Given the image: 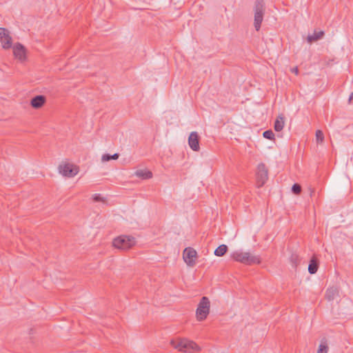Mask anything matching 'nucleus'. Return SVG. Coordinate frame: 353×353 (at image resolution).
I'll use <instances>...</instances> for the list:
<instances>
[{
	"mask_svg": "<svg viewBox=\"0 0 353 353\" xmlns=\"http://www.w3.org/2000/svg\"><path fill=\"white\" fill-rule=\"evenodd\" d=\"M353 99V92H352L349 97V99H348V102L349 103H351L352 100Z\"/></svg>",
	"mask_w": 353,
	"mask_h": 353,
	"instance_id": "29",
	"label": "nucleus"
},
{
	"mask_svg": "<svg viewBox=\"0 0 353 353\" xmlns=\"http://www.w3.org/2000/svg\"><path fill=\"white\" fill-rule=\"evenodd\" d=\"M199 140L200 137L196 132H192L190 134L188 137V144L193 151L198 152L199 150Z\"/></svg>",
	"mask_w": 353,
	"mask_h": 353,
	"instance_id": "11",
	"label": "nucleus"
},
{
	"mask_svg": "<svg viewBox=\"0 0 353 353\" xmlns=\"http://www.w3.org/2000/svg\"><path fill=\"white\" fill-rule=\"evenodd\" d=\"M319 268V260L313 256L310 261V263L308 265V272L310 274H315Z\"/></svg>",
	"mask_w": 353,
	"mask_h": 353,
	"instance_id": "15",
	"label": "nucleus"
},
{
	"mask_svg": "<svg viewBox=\"0 0 353 353\" xmlns=\"http://www.w3.org/2000/svg\"><path fill=\"white\" fill-rule=\"evenodd\" d=\"M316 141L318 144H321L324 141V134L321 130H318L316 132Z\"/></svg>",
	"mask_w": 353,
	"mask_h": 353,
	"instance_id": "22",
	"label": "nucleus"
},
{
	"mask_svg": "<svg viewBox=\"0 0 353 353\" xmlns=\"http://www.w3.org/2000/svg\"><path fill=\"white\" fill-rule=\"evenodd\" d=\"M119 157V154L118 153L112 154V160H117V159H118Z\"/></svg>",
	"mask_w": 353,
	"mask_h": 353,
	"instance_id": "27",
	"label": "nucleus"
},
{
	"mask_svg": "<svg viewBox=\"0 0 353 353\" xmlns=\"http://www.w3.org/2000/svg\"><path fill=\"white\" fill-rule=\"evenodd\" d=\"M284 116L281 114L279 115L276 121H274V128L275 131L280 132L283 130L284 127Z\"/></svg>",
	"mask_w": 353,
	"mask_h": 353,
	"instance_id": "16",
	"label": "nucleus"
},
{
	"mask_svg": "<svg viewBox=\"0 0 353 353\" xmlns=\"http://www.w3.org/2000/svg\"><path fill=\"white\" fill-rule=\"evenodd\" d=\"M328 351V346L325 339H322L321 343L319 347L317 353H327Z\"/></svg>",
	"mask_w": 353,
	"mask_h": 353,
	"instance_id": "21",
	"label": "nucleus"
},
{
	"mask_svg": "<svg viewBox=\"0 0 353 353\" xmlns=\"http://www.w3.org/2000/svg\"><path fill=\"white\" fill-rule=\"evenodd\" d=\"M196 257L197 252L192 248L188 247L183 250V258L188 266L193 267L195 265V259Z\"/></svg>",
	"mask_w": 353,
	"mask_h": 353,
	"instance_id": "8",
	"label": "nucleus"
},
{
	"mask_svg": "<svg viewBox=\"0 0 353 353\" xmlns=\"http://www.w3.org/2000/svg\"><path fill=\"white\" fill-rule=\"evenodd\" d=\"M324 35L323 31L314 32L312 34H310L307 37L309 43H312L321 39Z\"/></svg>",
	"mask_w": 353,
	"mask_h": 353,
	"instance_id": "17",
	"label": "nucleus"
},
{
	"mask_svg": "<svg viewBox=\"0 0 353 353\" xmlns=\"http://www.w3.org/2000/svg\"><path fill=\"white\" fill-rule=\"evenodd\" d=\"M170 345L177 351L188 353L191 351H202L201 347L195 342L185 338H176L170 341Z\"/></svg>",
	"mask_w": 353,
	"mask_h": 353,
	"instance_id": "1",
	"label": "nucleus"
},
{
	"mask_svg": "<svg viewBox=\"0 0 353 353\" xmlns=\"http://www.w3.org/2000/svg\"><path fill=\"white\" fill-rule=\"evenodd\" d=\"M36 333V330L34 328H30L29 330V334L32 335Z\"/></svg>",
	"mask_w": 353,
	"mask_h": 353,
	"instance_id": "28",
	"label": "nucleus"
},
{
	"mask_svg": "<svg viewBox=\"0 0 353 353\" xmlns=\"http://www.w3.org/2000/svg\"><path fill=\"white\" fill-rule=\"evenodd\" d=\"M134 175L141 179H149L152 177L151 171L142 169L136 170Z\"/></svg>",
	"mask_w": 353,
	"mask_h": 353,
	"instance_id": "14",
	"label": "nucleus"
},
{
	"mask_svg": "<svg viewBox=\"0 0 353 353\" xmlns=\"http://www.w3.org/2000/svg\"><path fill=\"white\" fill-rule=\"evenodd\" d=\"M0 41L4 49H10L12 47V40L8 29L0 28Z\"/></svg>",
	"mask_w": 353,
	"mask_h": 353,
	"instance_id": "9",
	"label": "nucleus"
},
{
	"mask_svg": "<svg viewBox=\"0 0 353 353\" xmlns=\"http://www.w3.org/2000/svg\"><path fill=\"white\" fill-rule=\"evenodd\" d=\"M135 244V239L130 236H120L115 238L112 242V247L114 248L126 250L131 248Z\"/></svg>",
	"mask_w": 353,
	"mask_h": 353,
	"instance_id": "4",
	"label": "nucleus"
},
{
	"mask_svg": "<svg viewBox=\"0 0 353 353\" xmlns=\"http://www.w3.org/2000/svg\"><path fill=\"white\" fill-rule=\"evenodd\" d=\"M290 262L294 268H296L300 264L301 258L296 253H292L290 256Z\"/></svg>",
	"mask_w": 353,
	"mask_h": 353,
	"instance_id": "18",
	"label": "nucleus"
},
{
	"mask_svg": "<svg viewBox=\"0 0 353 353\" xmlns=\"http://www.w3.org/2000/svg\"><path fill=\"white\" fill-rule=\"evenodd\" d=\"M254 26L256 31L261 28V25L263 20L265 13V3L264 0H255L254 6Z\"/></svg>",
	"mask_w": 353,
	"mask_h": 353,
	"instance_id": "3",
	"label": "nucleus"
},
{
	"mask_svg": "<svg viewBox=\"0 0 353 353\" xmlns=\"http://www.w3.org/2000/svg\"><path fill=\"white\" fill-rule=\"evenodd\" d=\"M102 161H110V153L104 154L101 157Z\"/></svg>",
	"mask_w": 353,
	"mask_h": 353,
	"instance_id": "25",
	"label": "nucleus"
},
{
	"mask_svg": "<svg viewBox=\"0 0 353 353\" xmlns=\"http://www.w3.org/2000/svg\"><path fill=\"white\" fill-rule=\"evenodd\" d=\"M291 72H293V73H294L295 74H296V75H297V74H299V69H298V68H297V67L292 68L291 69Z\"/></svg>",
	"mask_w": 353,
	"mask_h": 353,
	"instance_id": "26",
	"label": "nucleus"
},
{
	"mask_svg": "<svg viewBox=\"0 0 353 353\" xmlns=\"http://www.w3.org/2000/svg\"><path fill=\"white\" fill-rule=\"evenodd\" d=\"M210 302L207 296H203L196 310V319L199 321L205 320L210 312Z\"/></svg>",
	"mask_w": 353,
	"mask_h": 353,
	"instance_id": "5",
	"label": "nucleus"
},
{
	"mask_svg": "<svg viewBox=\"0 0 353 353\" xmlns=\"http://www.w3.org/2000/svg\"><path fill=\"white\" fill-rule=\"evenodd\" d=\"M337 296H339V290L336 287L328 288L325 292V299L329 301H333Z\"/></svg>",
	"mask_w": 353,
	"mask_h": 353,
	"instance_id": "13",
	"label": "nucleus"
},
{
	"mask_svg": "<svg viewBox=\"0 0 353 353\" xmlns=\"http://www.w3.org/2000/svg\"><path fill=\"white\" fill-rule=\"evenodd\" d=\"M228 250V246L225 244H222L214 250V255L217 256H223L226 254Z\"/></svg>",
	"mask_w": 353,
	"mask_h": 353,
	"instance_id": "19",
	"label": "nucleus"
},
{
	"mask_svg": "<svg viewBox=\"0 0 353 353\" xmlns=\"http://www.w3.org/2000/svg\"><path fill=\"white\" fill-rule=\"evenodd\" d=\"M268 178V170L263 163L259 164L256 172V185L258 188L262 187Z\"/></svg>",
	"mask_w": 353,
	"mask_h": 353,
	"instance_id": "6",
	"label": "nucleus"
},
{
	"mask_svg": "<svg viewBox=\"0 0 353 353\" xmlns=\"http://www.w3.org/2000/svg\"><path fill=\"white\" fill-rule=\"evenodd\" d=\"M92 200L94 202H101L105 205H108V199L107 197L103 196L101 194H94Z\"/></svg>",
	"mask_w": 353,
	"mask_h": 353,
	"instance_id": "20",
	"label": "nucleus"
},
{
	"mask_svg": "<svg viewBox=\"0 0 353 353\" xmlns=\"http://www.w3.org/2000/svg\"><path fill=\"white\" fill-rule=\"evenodd\" d=\"M292 192L294 194H299L301 192V186L298 183H294L292 187Z\"/></svg>",
	"mask_w": 353,
	"mask_h": 353,
	"instance_id": "24",
	"label": "nucleus"
},
{
	"mask_svg": "<svg viewBox=\"0 0 353 353\" xmlns=\"http://www.w3.org/2000/svg\"><path fill=\"white\" fill-rule=\"evenodd\" d=\"M263 136L264 138L269 140L274 139V134L271 130H265V132H263Z\"/></svg>",
	"mask_w": 353,
	"mask_h": 353,
	"instance_id": "23",
	"label": "nucleus"
},
{
	"mask_svg": "<svg viewBox=\"0 0 353 353\" xmlns=\"http://www.w3.org/2000/svg\"><path fill=\"white\" fill-rule=\"evenodd\" d=\"M59 172L64 176L73 177L79 172V168L72 164L65 163L59 165Z\"/></svg>",
	"mask_w": 353,
	"mask_h": 353,
	"instance_id": "7",
	"label": "nucleus"
},
{
	"mask_svg": "<svg viewBox=\"0 0 353 353\" xmlns=\"http://www.w3.org/2000/svg\"><path fill=\"white\" fill-rule=\"evenodd\" d=\"M13 54L15 58L21 61H24L26 59V49L25 46L20 43H17L14 45Z\"/></svg>",
	"mask_w": 353,
	"mask_h": 353,
	"instance_id": "10",
	"label": "nucleus"
},
{
	"mask_svg": "<svg viewBox=\"0 0 353 353\" xmlns=\"http://www.w3.org/2000/svg\"><path fill=\"white\" fill-rule=\"evenodd\" d=\"M46 98L44 95H37L32 98L30 101V105L35 109L41 108L46 103Z\"/></svg>",
	"mask_w": 353,
	"mask_h": 353,
	"instance_id": "12",
	"label": "nucleus"
},
{
	"mask_svg": "<svg viewBox=\"0 0 353 353\" xmlns=\"http://www.w3.org/2000/svg\"><path fill=\"white\" fill-rule=\"evenodd\" d=\"M231 257L236 261L245 265L259 264L261 260L258 256L250 255L249 252L235 251L231 254Z\"/></svg>",
	"mask_w": 353,
	"mask_h": 353,
	"instance_id": "2",
	"label": "nucleus"
}]
</instances>
